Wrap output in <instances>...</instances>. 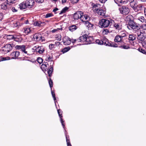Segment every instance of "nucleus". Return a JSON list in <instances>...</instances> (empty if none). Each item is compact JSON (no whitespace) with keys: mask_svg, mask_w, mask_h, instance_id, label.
<instances>
[{"mask_svg":"<svg viewBox=\"0 0 146 146\" xmlns=\"http://www.w3.org/2000/svg\"><path fill=\"white\" fill-rule=\"evenodd\" d=\"M53 15L51 13H48L46 15L45 17L46 18H47L51 17Z\"/></svg>","mask_w":146,"mask_h":146,"instance_id":"nucleus-45","label":"nucleus"},{"mask_svg":"<svg viewBox=\"0 0 146 146\" xmlns=\"http://www.w3.org/2000/svg\"><path fill=\"white\" fill-rule=\"evenodd\" d=\"M49 48L51 50L54 47V45L53 44H50L49 45Z\"/></svg>","mask_w":146,"mask_h":146,"instance_id":"nucleus-51","label":"nucleus"},{"mask_svg":"<svg viewBox=\"0 0 146 146\" xmlns=\"http://www.w3.org/2000/svg\"><path fill=\"white\" fill-rule=\"evenodd\" d=\"M92 39V37L90 36L87 35H84L80 36L77 39L78 42H85V44H90L91 42V40Z\"/></svg>","mask_w":146,"mask_h":146,"instance_id":"nucleus-2","label":"nucleus"},{"mask_svg":"<svg viewBox=\"0 0 146 146\" xmlns=\"http://www.w3.org/2000/svg\"><path fill=\"white\" fill-rule=\"evenodd\" d=\"M66 141L67 146H72V145L70 144V141L69 140L66 134Z\"/></svg>","mask_w":146,"mask_h":146,"instance_id":"nucleus-38","label":"nucleus"},{"mask_svg":"<svg viewBox=\"0 0 146 146\" xmlns=\"http://www.w3.org/2000/svg\"><path fill=\"white\" fill-rule=\"evenodd\" d=\"M53 58L52 54L50 55H48L46 58V60L48 62H50L52 60Z\"/></svg>","mask_w":146,"mask_h":146,"instance_id":"nucleus-29","label":"nucleus"},{"mask_svg":"<svg viewBox=\"0 0 146 146\" xmlns=\"http://www.w3.org/2000/svg\"><path fill=\"white\" fill-rule=\"evenodd\" d=\"M102 3H105L107 0H99Z\"/></svg>","mask_w":146,"mask_h":146,"instance_id":"nucleus-60","label":"nucleus"},{"mask_svg":"<svg viewBox=\"0 0 146 146\" xmlns=\"http://www.w3.org/2000/svg\"><path fill=\"white\" fill-rule=\"evenodd\" d=\"M62 30V28L61 29H55L53 30L52 31V33H54L56 32L58 30Z\"/></svg>","mask_w":146,"mask_h":146,"instance_id":"nucleus-48","label":"nucleus"},{"mask_svg":"<svg viewBox=\"0 0 146 146\" xmlns=\"http://www.w3.org/2000/svg\"><path fill=\"white\" fill-rule=\"evenodd\" d=\"M42 23L40 21H36L34 22L33 25L35 26L40 27L41 26V25Z\"/></svg>","mask_w":146,"mask_h":146,"instance_id":"nucleus-33","label":"nucleus"},{"mask_svg":"<svg viewBox=\"0 0 146 146\" xmlns=\"http://www.w3.org/2000/svg\"><path fill=\"white\" fill-rule=\"evenodd\" d=\"M77 41V39H75L72 40V41H71V42L73 43H74L76 42Z\"/></svg>","mask_w":146,"mask_h":146,"instance_id":"nucleus-61","label":"nucleus"},{"mask_svg":"<svg viewBox=\"0 0 146 146\" xmlns=\"http://www.w3.org/2000/svg\"><path fill=\"white\" fill-rule=\"evenodd\" d=\"M122 39L121 36L118 35L115 37L114 40L115 42H119L121 41Z\"/></svg>","mask_w":146,"mask_h":146,"instance_id":"nucleus-26","label":"nucleus"},{"mask_svg":"<svg viewBox=\"0 0 146 146\" xmlns=\"http://www.w3.org/2000/svg\"><path fill=\"white\" fill-rule=\"evenodd\" d=\"M140 52L143 54H145L146 53V51L145 50L142 49H141Z\"/></svg>","mask_w":146,"mask_h":146,"instance_id":"nucleus-58","label":"nucleus"},{"mask_svg":"<svg viewBox=\"0 0 146 146\" xmlns=\"http://www.w3.org/2000/svg\"><path fill=\"white\" fill-rule=\"evenodd\" d=\"M141 43L142 44V46L145 47H146V41L144 40L143 41H141Z\"/></svg>","mask_w":146,"mask_h":146,"instance_id":"nucleus-46","label":"nucleus"},{"mask_svg":"<svg viewBox=\"0 0 146 146\" xmlns=\"http://www.w3.org/2000/svg\"><path fill=\"white\" fill-rule=\"evenodd\" d=\"M137 19L142 23H143L145 21V20L144 17L143 16L139 17L137 18Z\"/></svg>","mask_w":146,"mask_h":146,"instance_id":"nucleus-36","label":"nucleus"},{"mask_svg":"<svg viewBox=\"0 0 146 146\" xmlns=\"http://www.w3.org/2000/svg\"><path fill=\"white\" fill-rule=\"evenodd\" d=\"M57 111H58V114L60 118V121L61 123L62 124V125L63 128L64 129L65 131H66L64 129L65 125L64 124V121H63L62 119V114L60 113L61 112V110H57Z\"/></svg>","mask_w":146,"mask_h":146,"instance_id":"nucleus-15","label":"nucleus"},{"mask_svg":"<svg viewBox=\"0 0 146 146\" xmlns=\"http://www.w3.org/2000/svg\"><path fill=\"white\" fill-rule=\"evenodd\" d=\"M13 39L16 42H19L21 41L22 40V38L21 37L18 38L16 35L14 36Z\"/></svg>","mask_w":146,"mask_h":146,"instance_id":"nucleus-37","label":"nucleus"},{"mask_svg":"<svg viewBox=\"0 0 146 146\" xmlns=\"http://www.w3.org/2000/svg\"><path fill=\"white\" fill-rule=\"evenodd\" d=\"M111 23L113 24V27L116 33H119L122 29V25L121 23H116L113 20H111Z\"/></svg>","mask_w":146,"mask_h":146,"instance_id":"nucleus-4","label":"nucleus"},{"mask_svg":"<svg viewBox=\"0 0 146 146\" xmlns=\"http://www.w3.org/2000/svg\"><path fill=\"white\" fill-rule=\"evenodd\" d=\"M92 9L94 12L96 13V10H99L100 9L99 8L100 7V5L97 4H95L93 3L92 4Z\"/></svg>","mask_w":146,"mask_h":146,"instance_id":"nucleus-20","label":"nucleus"},{"mask_svg":"<svg viewBox=\"0 0 146 146\" xmlns=\"http://www.w3.org/2000/svg\"><path fill=\"white\" fill-rule=\"evenodd\" d=\"M48 63L45 62L44 64H43L41 66V68L43 70H46L47 69V66H48Z\"/></svg>","mask_w":146,"mask_h":146,"instance_id":"nucleus-28","label":"nucleus"},{"mask_svg":"<svg viewBox=\"0 0 146 146\" xmlns=\"http://www.w3.org/2000/svg\"><path fill=\"white\" fill-rule=\"evenodd\" d=\"M135 33L137 35V38L138 40L142 41L145 40V37L144 35L142 30L140 29Z\"/></svg>","mask_w":146,"mask_h":146,"instance_id":"nucleus-5","label":"nucleus"},{"mask_svg":"<svg viewBox=\"0 0 146 146\" xmlns=\"http://www.w3.org/2000/svg\"><path fill=\"white\" fill-rule=\"evenodd\" d=\"M68 7H65L61 11L60 13H59V14L60 15L68 11Z\"/></svg>","mask_w":146,"mask_h":146,"instance_id":"nucleus-32","label":"nucleus"},{"mask_svg":"<svg viewBox=\"0 0 146 146\" xmlns=\"http://www.w3.org/2000/svg\"><path fill=\"white\" fill-rule=\"evenodd\" d=\"M143 29L146 30V24H143L142 25Z\"/></svg>","mask_w":146,"mask_h":146,"instance_id":"nucleus-52","label":"nucleus"},{"mask_svg":"<svg viewBox=\"0 0 146 146\" xmlns=\"http://www.w3.org/2000/svg\"><path fill=\"white\" fill-rule=\"evenodd\" d=\"M19 7L21 10L25 9L27 7L25 1H23L19 5Z\"/></svg>","mask_w":146,"mask_h":146,"instance_id":"nucleus-22","label":"nucleus"},{"mask_svg":"<svg viewBox=\"0 0 146 146\" xmlns=\"http://www.w3.org/2000/svg\"><path fill=\"white\" fill-rule=\"evenodd\" d=\"M118 33H119V35L122 39L123 38L126 36L127 35V33L126 32L124 31H120Z\"/></svg>","mask_w":146,"mask_h":146,"instance_id":"nucleus-24","label":"nucleus"},{"mask_svg":"<svg viewBox=\"0 0 146 146\" xmlns=\"http://www.w3.org/2000/svg\"><path fill=\"white\" fill-rule=\"evenodd\" d=\"M63 41L64 45H68L70 44L71 42V39L68 36H66L63 38Z\"/></svg>","mask_w":146,"mask_h":146,"instance_id":"nucleus-12","label":"nucleus"},{"mask_svg":"<svg viewBox=\"0 0 146 146\" xmlns=\"http://www.w3.org/2000/svg\"><path fill=\"white\" fill-rule=\"evenodd\" d=\"M3 17V13H0V21H1Z\"/></svg>","mask_w":146,"mask_h":146,"instance_id":"nucleus-55","label":"nucleus"},{"mask_svg":"<svg viewBox=\"0 0 146 146\" xmlns=\"http://www.w3.org/2000/svg\"><path fill=\"white\" fill-rule=\"evenodd\" d=\"M12 10L13 12H16L17 11V9H15V7H13L12 8Z\"/></svg>","mask_w":146,"mask_h":146,"instance_id":"nucleus-53","label":"nucleus"},{"mask_svg":"<svg viewBox=\"0 0 146 146\" xmlns=\"http://www.w3.org/2000/svg\"><path fill=\"white\" fill-rule=\"evenodd\" d=\"M58 9L57 8H55V9H54L53 11L55 13H56V11H58Z\"/></svg>","mask_w":146,"mask_h":146,"instance_id":"nucleus-59","label":"nucleus"},{"mask_svg":"<svg viewBox=\"0 0 146 146\" xmlns=\"http://www.w3.org/2000/svg\"><path fill=\"white\" fill-rule=\"evenodd\" d=\"M90 19V17L88 15L84 14V13H83V15H82L81 18V21H82L85 23L86 21H88Z\"/></svg>","mask_w":146,"mask_h":146,"instance_id":"nucleus-13","label":"nucleus"},{"mask_svg":"<svg viewBox=\"0 0 146 146\" xmlns=\"http://www.w3.org/2000/svg\"><path fill=\"white\" fill-rule=\"evenodd\" d=\"M83 15V12L81 11H78L75 13L73 15V18L75 20L80 19L81 20V18L82 15Z\"/></svg>","mask_w":146,"mask_h":146,"instance_id":"nucleus-10","label":"nucleus"},{"mask_svg":"<svg viewBox=\"0 0 146 146\" xmlns=\"http://www.w3.org/2000/svg\"><path fill=\"white\" fill-rule=\"evenodd\" d=\"M35 1L37 3H41L43 2L44 0H35Z\"/></svg>","mask_w":146,"mask_h":146,"instance_id":"nucleus-50","label":"nucleus"},{"mask_svg":"<svg viewBox=\"0 0 146 146\" xmlns=\"http://www.w3.org/2000/svg\"><path fill=\"white\" fill-rule=\"evenodd\" d=\"M24 32L26 34H28L32 33L33 29L31 27H25L23 28Z\"/></svg>","mask_w":146,"mask_h":146,"instance_id":"nucleus-17","label":"nucleus"},{"mask_svg":"<svg viewBox=\"0 0 146 146\" xmlns=\"http://www.w3.org/2000/svg\"><path fill=\"white\" fill-rule=\"evenodd\" d=\"M15 46V45L13 43L7 44L4 46L5 50L8 52L11 50Z\"/></svg>","mask_w":146,"mask_h":146,"instance_id":"nucleus-9","label":"nucleus"},{"mask_svg":"<svg viewBox=\"0 0 146 146\" xmlns=\"http://www.w3.org/2000/svg\"><path fill=\"white\" fill-rule=\"evenodd\" d=\"M19 54L20 52L19 51H15L12 52L11 54V55L12 58L16 59L19 56Z\"/></svg>","mask_w":146,"mask_h":146,"instance_id":"nucleus-19","label":"nucleus"},{"mask_svg":"<svg viewBox=\"0 0 146 146\" xmlns=\"http://www.w3.org/2000/svg\"><path fill=\"white\" fill-rule=\"evenodd\" d=\"M4 3L1 5V9L3 10L7 11L10 8V5L11 3Z\"/></svg>","mask_w":146,"mask_h":146,"instance_id":"nucleus-11","label":"nucleus"},{"mask_svg":"<svg viewBox=\"0 0 146 146\" xmlns=\"http://www.w3.org/2000/svg\"><path fill=\"white\" fill-rule=\"evenodd\" d=\"M78 27L75 25H72L68 27L69 30L71 32H73L76 30Z\"/></svg>","mask_w":146,"mask_h":146,"instance_id":"nucleus-27","label":"nucleus"},{"mask_svg":"<svg viewBox=\"0 0 146 146\" xmlns=\"http://www.w3.org/2000/svg\"><path fill=\"white\" fill-rule=\"evenodd\" d=\"M37 61L38 62L39 64H41L43 61L42 59L40 57H38L37 59Z\"/></svg>","mask_w":146,"mask_h":146,"instance_id":"nucleus-43","label":"nucleus"},{"mask_svg":"<svg viewBox=\"0 0 146 146\" xmlns=\"http://www.w3.org/2000/svg\"><path fill=\"white\" fill-rule=\"evenodd\" d=\"M120 47L121 48H123L125 49H128L129 48V47L127 45H123L121 46H120Z\"/></svg>","mask_w":146,"mask_h":146,"instance_id":"nucleus-42","label":"nucleus"},{"mask_svg":"<svg viewBox=\"0 0 146 146\" xmlns=\"http://www.w3.org/2000/svg\"><path fill=\"white\" fill-rule=\"evenodd\" d=\"M50 62H51L50 63V67H51V66H52L54 64V61L53 60H52L51 61H50Z\"/></svg>","mask_w":146,"mask_h":146,"instance_id":"nucleus-57","label":"nucleus"},{"mask_svg":"<svg viewBox=\"0 0 146 146\" xmlns=\"http://www.w3.org/2000/svg\"><path fill=\"white\" fill-rule=\"evenodd\" d=\"M79 1V0H71V3L73 4H75L77 3Z\"/></svg>","mask_w":146,"mask_h":146,"instance_id":"nucleus-49","label":"nucleus"},{"mask_svg":"<svg viewBox=\"0 0 146 146\" xmlns=\"http://www.w3.org/2000/svg\"><path fill=\"white\" fill-rule=\"evenodd\" d=\"M14 36L12 35H8L7 36V38L8 39H14Z\"/></svg>","mask_w":146,"mask_h":146,"instance_id":"nucleus-41","label":"nucleus"},{"mask_svg":"<svg viewBox=\"0 0 146 146\" xmlns=\"http://www.w3.org/2000/svg\"><path fill=\"white\" fill-rule=\"evenodd\" d=\"M33 48L37 54H42L44 51V48L43 46H35Z\"/></svg>","mask_w":146,"mask_h":146,"instance_id":"nucleus-8","label":"nucleus"},{"mask_svg":"<svg viewBox=\"0 0 146 146\" xmlns=\"http://www.w3.org/2000/svg\"><path fill=\"white\" fill-rule=\"evenodd\" d=\"M96 13L98 14L99 15L102 16H104L105 13V11L104 10L100 9L98 10H96Z\"/></svg>","mask_w":146,"mask_h":146,"instance_id":"nucleus-23","label":"nucleus"},{"mask_svg":"<svg viewBox=\"0 0 146 146\" xmlns=\"http://www.w3.org/2000/svg\"><path fill=\"white\" fill-rule=\"evenodd\" d=\"M110 45L111 46L114 47H117V44H110Z\"/></svg>","mask_w":146,"mask_h":146,"instance_id":"nucleus-56","label":"nucleus"},{"mask_svg":"<svg viewBox=\"0 0 146 146\" xmlns=\"http://www.w3.org/2000/svg\"><path fill=\"white\" fill-rule=\"evenodd\" d=\"M14 0H7V1L8 3H14Z\"/></svg>","mask_w":146,"mask_h":146,"instance_id":"nucleus-54","label":"nucleus"},{"mask_svg":"<svg viewBox=\"0 0 146 146\" xmlns=\"http://www.w3.org/2000/svg\"><path fill=\"white\" fill-rule=\"evenodd\" d=\"M121 13L123 15L127 14L129 12V10L128 7L125 6H123L119 8Z\"/></svg>","mask_w":146,"mask_h":146,"instance_id":"nucleus-6","label":"nucleus"},{"mask_svg":"<svg viewBox=\"0 0 146 146\" xmlns=\"http://www.w3.org/2000/svg\"><path fill=\"white\" fill-rule=\"evenodd\" d=\"M111 20L103 19L101 20L99 22V24L100 27L101 28H106L109 26L110 25H111Z\"/></svg>","mask_w":146,"mask_h":146,"instance_id":"nucleus-3","label":"nucleus"},{"mask_svg":"<svg viewBox=\"0 0 146 146\" xmlns=\"http://www.w3.org/2000/svg\"><path fill=\"white\" fill-rule=\"evenodd\" d=\"M57 40L58 41H60L61 40V36L60 35L59 36L58 38L57 39Z\"/></svg>","mask_w":146,"mask_h":146,"instance_id":"nucleus-63","label":"nucleus"},{"mask_svg":"<svg viewBox=\"0 0 146 146\" xmlns=\"http://www.w3.org/2000/svg\"><path fill=\"white\" fill-rule=\"evenodd\" d=\"M8 59L6 57H3L2 56H0V62L8 60Z\"/></svg>","mask_w":146,"mask_h":146,"instance_id":"nucleus-44","label":"nucleus"},{"mask_svg":"<svg viewBox=\"0 0 146 146\" xmlns=\"http://www.w3.org/2000/svg\"><path fill=\"white\" fill-rule=\"evenodd\" d=\"M25 48L26 46L25 45H22V47L20 50L22 51L23 53L28 54L27 53V51H26Z\"/></svg>","mask_w":146,"mask_h":146,"instance_id":"nucleus-30","label":"nucleus"},{"mask_svg":"<svg viewBox=\"0 0 146 146\" xmlns=\"http://www.w3.org/2000/svg\"><path fill=\"white\" fill-rule=\"evenodd\" d=\"M109 31L107 29H104L102 30V34L104 35H107L109 33Z\"/></svg>","mask_w":146,"mask_h":146,"instance_id":"nucleus-39","label":"nucleus"},{"mask_svg":"<svg viewBox=\"0 0 146 146\" xmlns=\"http://www.w3.org/2000/svg\"><path fill=\"white\" fill-rule=\"evenodd\" d=\"M95 42L97 44H104L106 45H110L108 44V42L107 41H106L105 42L104 40L102 41L101 40L97 39L96 40Z\"/></svg>","mask_w":146,"mask_h":146,"instance_id":"nucleus-18","label":"nucleus"},{"mask_svg":"<svg viewBox=\"0 0 146 146\" xmlns=\"http://www.w3.org/2000/svg\"><path fill=\"white\" fill-rule=\"evenodd\" d=\"M144 14L146 16V8L144 9Z\"/></svg>","mask_w":146,"mask_h":146,"instance_id":"nucleus-64","label":"nucleus"},{"mask_svg":"<svg viewBox=\"0 0 146 146\" xmlns=\"http://www.w3.org/2000/svg\"><path fill=\"white\" fill-rule=\"evenodd\" d=\"M131 16H128L126 18L125 20L128 23L127 24V27L130 30H133L134 33L139 30L140 29L139 25L134 22L132 19H131Z\"/></svg>","mask_w":146,"mask_h":146,"instance_id":"nucleus-1","label":"nucleus"},{"mask_svg":"<svg viewBox=\"0 0 146 146\" xmlns=\"http://www.w3.org/2000/svg\"><path fill=\"white\" fill-rule=\"evenodd\" d=\"M85 25L89 29H92L93 25L88 21H86L85 23Z\"/></svg>","mask_w":146,"mask_h":146,"instance_id":"nucleus-25","label":"nucleus"},{"mask_svg":"<svg viewBox=\"0 0 146 146\" xmlns=\"http://www.w3.org/2000/svg\"><path fill=\"white\" fill-rule=\"evenodd\" d=\"M139 1L141 3H144L146 2V0H139Z\"/></svg>","mask_w":146,"mask_h":146,"instance_id":"nucleus-62","label":"nucleus"},{"mask_svg":"<svg viewBox=\"0 0 146 146\" xmlns=\"http://www.w3.org/2000/svg\"><path fill=\"white\" fill-rule=\"evenodd\" d=\"M48 83L50 88H52L53 86V82L51 78L49 79Z\"/></svg>","mask_w":146,"mask_h":146,"instance_id":"nucleus-40","label":"nucleus"},{"mask_svg":"<svg viewBox=\"0 0 146 146\" xmlns=\"http://www.w3.org/2000/svg\"><path fill=\"white\" fill-rule=\"evenodd\" d=\"M51 94H52V96L54 99V102L55 103V105L56 106V98L55 97V95L54 92L52 90V88H51Z\"/></svg>","mask_w":146,"mask_h":146,"instance_id":"nucleus-35","label":"nucleus"},{"mask_svg":"<svg viewBox=\"0 0 146 146\" xmlns=\"http://www.w3.org/2000/svg\"><path fill=\"white\" fill-rule=\"evenodd\" d=\"M33 40L36 41H41L43 42L44 41L41 34L39 33H36L34 35Z\"/></svg>","mask_w":146,"mask_h":146,"instance_id":"nucleus-7","label":"nucleus"},{"mask_svg":"<svg viewBox=\"0 0 146 146\" xmlns=\"http://www.w3.org/2000/svg\"><path fill=\"white\" fill-rule=\"evenodd\" d=\"M70 47H67L65 48L62 50L63 53H64L68 51L70 49Z\"/></svg>","mask_w":146,"mask_h":146,"instance_id":"nucleus-34","label":"nucleus"},{"mask_svg":"<svg viewBox=\"0 0 146 146\" xmlns=\"http://www.w3.org/2000/svg\"><path fill=\"white\" fill-rule=\"evenodd\" d=\"M115 2L118 5L124 4L127 3V0H114Z\"/></svg>","mask_w":146,"mask_h":146,"instance_id":"nucleus-21","label":"nucleus"},{"mask_svg":"<svg viewBox=\"0 0 146 146\" xmlns=\"http://www.w3.org/2000/svg\"><path fill=\"white\" fill-rule=\"evenodd\" d=\"M53 70V66L50 67V68L48 69L47 73L48 74L49 76L51 77Z\"/></svg>","mask_w":146,"mask_h":146,"instance_id":"nucleus-31","label":"nucleus"},{"mask_svg":"<svg viewBox=\"0 0 146 146\" xmlns=\"http://www.w3.org/2000/svg\"><path fill=\"white\" fill-rule=\"evenodd\" d=\"M25 2L27 7L29 8L32 7L35 3L34 0H27Z\"/></svg>","mask_w":146,"mask_h":146,"instance_id":"nucleus-16","label":"nucleus"},{"mask_svg":"<svg viewBox=\"0 0 146 146\" xmlns=\"http://www.w3.org/2000/svg\"><path fill=\"white\" fill-rule=\"evenodd\" d=\"M135 38L136 37L134 35H129V40L132 45H134V42Z\"/></svg>","mask_w":146,"mask_h":146,"instance_id":"nucleus-14","label":"nucleus"},{"mask_svg":"<svg viewBox=\"0 0 146 146\" xmlns=\"http://www.w3.org/2000/svg\"><path fill=\"white\" fill-rule=\"evenodd\" d=\"M15 48L17 50H20L21 48L22 47V45H16V46H15Z\"/></svg>","mask_w":146,"mask_h":146,"instance_id":"nucleus-47","label":"nucleus"}]
</instances>
